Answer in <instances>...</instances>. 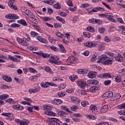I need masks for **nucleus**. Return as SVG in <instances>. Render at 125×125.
Masks as SVG:
<instances>
[{"mask_svg": "<svg viewBox=\"0 0 125 125\" xmlns=\"http://www.w3.org/2000/svg\"><path fill=\"white\" fill-rule=\"evenodd\" d=\"M28 40H26V38H21L20 37L17 38V41L18 43L21 45L22 46H28L29 45V43L27 42Z\"/></svg>", "mask_w": 125, "mask_h": 125, "instance_id": "f257e3e1", "label": "nucleus"}, {"mask_svg": "<svg viewBox=\"0 0 125 125\" xmlns=\"http://www.w3.org/2000/svg\"><path fill=\"white\" fill-rule=\"evenodd\" d=\"M2 116H4L5 117H7L6 120L8 121H13L14 120V117L13 115L11 113H6V112H3L1 114Z\"/></svg>", "mask_w": 125, "mask_h": 125, "instance_id": "f03ea898", "label": "nucleus"}, {"mask_svg": "<svg viewBox=\"0 0 125 125\" xmlns=\"http://www.w3.org/2000/svg\"><path fill=\"white\" fill-rule=\"evenodd\" d=\"M59 60V58L57 56H52L50 58L49 62L52 63V64H58V61Z\"/></svg>", "mask_w": 125, "mask_h": 125, "instance_id": "7ed1b4c3", "label": "nucleus"}, {"mask_svg": "<svg viewBox=\"0 0 125 125\" xmlns=\"http://www.w3.org/2000/svg\"><path fill=\"white\" fill-rule=\"evenodd\" d=\"M102 97L104 99H107V98H111V97H113V92L111 91L106 92L103 95Z\"/></svg>", "mask_w": 125, "mask_h": 125, "instance_id": "20e7f679", "label": "nucleus"}, {"mask_svg": "<svg viewBox=\"0 0 125 125\" xmlns=\"http://www.w3.org/2000/svg\"><path fill=\"white\" fill-rule=\"evenodd\" d=\"M107 59V56L106 55H102L99 57V60L97 61L98 63H104L105 60Z\"/></svg>", "mask_w": 125, "mask_h": 125, "instance_id": "39448f33", "label": "nucleus"}, {"mask_svg": "<svg viewBox=\"0 0 125 125\" xmlns=\"http://www.w3.org/2000/svg\"><path fill=\"white\" fill-rule=\"evenodd\" d=\"M89 112L90 114H96L97 113V107L94 105H91L90 106Z\"/></svg>", "mask_w": 125, "mask_h": 125, "instance_id": "423d86ee", "label": "nucleus"}, {"mask_svg": "<svg viewBox=\"0 0 125 125\" xmlns=\"http://www.w3.org/2000/svg\"><path fill=\"white\" fill-rule=\"evenodd\" d=\"M101 79H110L111 78V75L109 73H103L99 75Z\"/></svg>", "mask_w": 125, "mask_h": 125, "instance_id": "0eeeda50", "label": "nucleus"}, {"mask_svg": "<svg viewBox=\"0 0 125 125\" xmlns=\"http://www.w3.org/2000/svg\"><path fill=\"white\" fill-rule=\"evenodd\" d=\"M106 18L109 21H110V22H113L114 23L116 22V20L114 19V15H113V14L107 13Z\"/></svg>", "mask_w": 125, "mask_h": 125, "instance_id": "6e6552de", "label": "nucleus"}, {"mask_svg": "<svg viewBox=\"0 0 125 125\" xmlns=\"http://www.w3.org/2000/svg\"><path fill=\"white\" fill-rule=\"evenodd\" d=\"M51 103L54 105H60V104L63 103V101L59 99H54L51 101Z\"/></svg>", "mask_w": 125, "mask_h": 125, "instance_id": "1a4fd4ad", "label": "nucleus"}, {"mask_svg": "<svg viewBox=\"0 0 125 125\" xmlns=\"http://www.w3.org/2000/svg\"><path fill=\"white\" fill-rule=\"evenodd\" d=\"M77 83L80 87H82V88H83L87 86L86 83L84 82L83 81V80H80L79 81H78Z\"/></svg>", "mask_w": 125, "mask_h": 125, "instance_id": "9d476101", "label": "nucleus"}, {"mask_svg": "<svg viewBox=\"0 0 125 125\" xmlns=\"http://www.w3.org/2000/svg\"><path fill=\"white\" fill-rule=\"evenodd\" d=\"M13 109L17 110L18 111H22L24 109V106L20 104H15L12 106Z\"/></svg>", "mask_w": 125, "mask_h": 125, "instance_id": "9b49d317", "label": "nucleus"}, {"mask_svg": "<svg viewBox=\"0 0 125 125\" xmlns=\"http://www.w3.org/2000/svg\"><path fill=\"white\" fill-rule=\"evenodd\" d=\"M8 4L10 8H11L12 9H14V10H17L18 9V8H17V6H16L15 3H13L11 1L8 2Z\"/></svg>", "mask_w": 125, "mask_h": 125, "instance_id": "f8f14e48", "label": "nucleus"}, {"mask_svg": "<svg viewBox=\"0 0 125 125\" xmlns=\"http://www.w3.org/2000/svg\"><path fill=\"white\" fill-rule=\"evenodd\" d=\"M97 75V72L96 71H91L88 73V77L90 79H93V78H95Z\"/></svg>", "mask_w": 125, "mask_h": 125, "instance_id": "ddd939ff", "label": "nucleus"}, {"mask_svg": "<svg viewBox=\"0 0 125 125\" xmlns=\"http://www.w3.org/2000/svg\"><path fill=\"white\" fill-rule=\"evenodd\" d=\"M66 62L68 65L73 64L75 62V57H69L68 59L66 60Z\"/></svg>", "mask_w": 125, "mask_h": 125, "instance_id": "4468645a", "label": "nucleus"}, {"mask_svg": "<svg viewBox=\"0 0 125 125\" xmlns=\"http://www.w3.org/2000/svg\"><path fill=\"white\" fill-rule=\"evenodd\" d=\"M2 78L4 81H5V82H7V83H11V82H12V79L11 77L7 75H4Z\"/></svg>", "mask_w": 125, "mask_h": 125, "instance_id": "2eb2a0df", "label": "nucleus"}, {"mask_svg": "<svg viewBox=\"0 0 125 125\" xmlns=\"http://www.w3.org/2000/svg\"><path fill=\"white\" fill-rule=\"evenodd\" d=\"M57 113L58 116H60V117H62V119H63V118H65V117H66V114L65 112H64L63 111H57Z\"/></svg>", "mask_w": 125, "mask_h": 125, "instance_id": "dca6fc26", "label": "nucleus"}, {"mask_svg": "<svg viewBox=\"0 0 125 125\" xmlns=\"http://www.w3.org/2000/svg\"><path fill=\"white\" fill-rule=\"evenodd\" d=\"M8 59H10V60H11V61H13V62H16L17 63L20 62V60L15 58L11 55H8Z\"/></svg>", "mask_w": 125, "mask_h": 125, "instance_id": "f3484780", "label": "nucleus"}, {"mask_svg": "<svg viewBox=\"0 0 125 125\" xmlns=\"http://www.w3.org/2000/svg\"><path fill=\"white\" fill-rule=\"evenodd\" d=\"M115 59L116 61L119 62H123V56L121 54H118V56L115 57Z\"/></svg>", "mask_w": 125, "mask_h": 125, "instance_id": "a211bd4d", "label": "nucleus"}, {"mask_svg": "<svg viewBox=\"0 0 125 125\" xmlns=\"http://www.w3.org/2000/svg\"><path fill=\"white\" fill-rule=\"evenodd\" d=\"M9 98V95L6 94H3L0 96V99L1 100H5V99H7V98Z\"/></svg>", "mask_w": 125, "mask_h": 125, "instance_id": "6ab92c4d", "label": "nucleus"}, {"mask_svg": "<svg viewBox=\"0 0 125 125\" xmlns=\"http://www.w3.org/2000/svg\"><path fill=\"white\" fill-rule=\"evenodd\" d=\"M71 100L72 102H73L74 103H80V100H79V98L77 97H71Z\"/></svg>", "mask_w": 125, "mask_h": 125, "instance_id": "aec40b11", "label": "nucleus"}, {"mask_svg": "<svg viewBox=\"0 0 125 125\" xmlns=\"http://www.w3.org/2000/svg\"><path fill=\"white\" fill-rule=\"evenodd\" d=\"M18 23H19V24H21V25H23V26H27L28 25L27 24V22H26V21L23 19L18 21Z\"/></svg>", "mask_w": 125, "mask_h": 125, "instance_id": "412c9836", "label": "nucleus"}, {"mask_svg": "<svg viewBox=\"0 0 125 125\" xmlns=\"http://www.w3.org/2000/svg\"><path fill=\"white\" fill-rule=\"evenodd\" d=\"M38 54L41 55V56H42L43 58H49L50 57V55L48 54H44L42 53H39Z\"/></svg>", "mask_w": 125, "mask_h": 125, "instance_id": "4be33fe9", "label": "nucleus"}, {"mask_svg": "<svg viewBox=\"0 0 125 125\" xmlns=\"http://www.w3.org/2000/svg\"><path fill=\"white\" fill-rule=\"evenodd\" d=\"M111 64H113L112 60H107L104 62V65H111Z\"/></svg>", "mask_w": 125, "mask_h": 125, "instance_id": "5701e85b", "label": "nucleus"}, {"mask_svg": "<svg viewBox=\"0 0 125 125\" xmlns=\"http://www.w3.org/2000/svg\"><path fill=\"white\" fill-rule=\"evenodd\" d=\"M59 47H60V50H61L62 53H66V49H65V47H64V46H63V45L61 44H59Z\"/></svg>", "mask_w": 125, "mask_h": 125, "instance_id": "b1692460", "label": "nucleus"}, {"mask_svg": "<svg viewBox=\"0 0 125 125\" xmlns=\"http://www.w3.org/2000/svg\"><path fill=\"white\" fill-rule=\"evenodd\" d=\"M45 114L48 116H52V117H55L56 113L51 111H45Z\"/></svg>", "mask_w": 125, "mask_h": 125, "instance_id": "393cba45", "label": "nucleus"}, {"mask_svg": "<svg viewBox=\"0 0 125 125\" xmlns=\"http://www.w3.org/2000/svg\"><path fill=\"white\" fill-rule=\"evenodd\" d=\"M30 18L32 19V22L35 23V24H39V20H38V18L35 17V16H32Z\"/></svg>", "mask_w": 125, "mask_h": 125, "instance_id": "a878e982", "label": "nucleus"}, {"mask_svg": "<svg viewBox=\"0 0 125 125\" xmlns=\"http://www.w3.org/2000/svg\"><path fill=\"white\" fill-rule=\"evenodd\" d=\"M41 19L43 21H45L46 22H48V21H51V18L49 17H42Z\"/></svg>", "mask_w": 125, "mask_h": 125, "instance_id": "bb28decb", "label": "nucleus"}, {"mask_svg": "<svg viewBox=\"0 0 125 125\" xmlns=\"http://www.w3.org/2000/svg\"><path fill=\"white\" fill-rule=\"evenodd\" d=\"M48 39L49 41V42H51L52 43H55V42H56V39H53V38L50 36H48Z\"/></svg>", "mask_w": 125, "mask_h": 125, "instance_id": "cd10ccee", "label": "nucleus"}, {"mask_svg": "<svg viewBox=\"0 0 125 125\" xmlns=\"http://www.w3.org/2000/svg\"><path fill=\"white\" fill-rule=\"evenodd\" d=\"M30 124V121L27 120H23L21 121V125H28Z\"/></svg>", "mask_w": 125, "mask_h": 125, "instance_id": "c85d7f7f", "label": "nucleus"}, {"mask_svg": "<svg viewBox=\"0 0 125 125\" xmlns=\"http://www.w3.org/2000/svg\"><path fill=\"white\" fill-rule=\"evenodd\" d=\"M78 79V76L76 75H73L70 76H69V79L71 82H74V81H76Z\"/></svg>", "mask_w": 125, "mask_h": 125, "instance_id": "c756f323", "label": "nucleus"}, {"mask_svg": "<svg viewBox=\"0 0 125 125\" xmlns=\"http://www.w3.org/2000/svg\"><path fill=\"white\" fill-rule=\"evenodd\" d=\"M53 81L54 82H63V79L61 77H54L53 78Z\"/></svg>", "mask_w": 125, "mask_h": 125, "instance_id": "7c9ffc66", "label": "nucleus"}, {"mask_svg": "<svg viewBox=\"0 0 125 125\" xmlns=\"http://www.w3.org/2000/svg\"><path fill=\"white\" fill-rule=\"evenodd\" d=\"M61 108L62 109V110H64V111H66V112H67V113H72V112L69 110V108H68L66 106H61Z\"/></svg>", "mask_w": 125, "mask_h": 125, "instance_id": "2f4dec72", "label": "nucleus"}, {"mask_svg": "<svg viewBox=\"0 0 125 125\" xmlns=\"http://www.w3.org/2000/svg\"><path fill=\"white\" fill-rule=\"evenodd\" d=\"M56 19L58 21H60V22H62V24H65V23H66V21H65V20L63 19L62 18L60 17H57Z\"/></svg>", "mask_w": 125, "mask_h": 125, "instance_id": "473e14b6", "label": "nucleus"}, {"mask_svg": "<svg viewBox=\"0 0 125 125\" xmlns=\"http://www.w3.org/2000/svg\"><path fill=\"white\" fill-rule=\"evenodd\" d=\"M24 13L25 14H26V15H27V16H28L30 18H31L33 16V15H32V13L31 12V11H30L28 9L27 10L25 11Z\"/></svg>", "mask_w": 125, "mask_h": 125, "instance_id": "72a5a7b5", "label": "nucleus"}, {"mask_svg": "<svg viewBox=\"0 0 125 125\" xmlns=\"http://www.w3.org/2000/svg\"><path fill=\"white\" fill-rule=\"evenodd\" d=\"M30 35L33 38H36V37H39V34L36 31H31L30 33Z\"/></svg>", "mask_w": 125, "mask_h": 125, "instance_id": "f704fd0d", "label": "nucleus"}, {"mask_svg": "<svg viewBox=\"0 0 125 125\" xmlns=\"http://www.w3.org/2000/svg\"><path fill=\"white\" fill-rule=\"evenodd\" d=\"M44 2L47 3V4H50V5H52L54 3V0H44Z\"/></svg>", "mask_w": 125, "mask_h": 125, "instance_id": "c9c22d12", "label": "nucleus"}, {"mask_svg": "<svg viewBox=\"0 0 125 125\" xmlns=\"http://www.w3.org/2000/svg\"><path fill=\"white\" fill-rule=\"evenodd\" d=\"M115 82L117 83H121L122 81V77L120 75L115 77Z\"/></svg>", "mask_w": 125, "mask_h": 125, "instance_id": "e433bc0d", "label": "nucleus"}, {"mask_svg": "<svg viewBox=\"0 0 125 125\" xmlns=\"http://www.w3.org/2000/svg\"><path fill=\"white\" fill-rule=\"evenodd\" d=\"M108 108L109 107H108L107 105H104L101 109L102 112H103V113H105V112H106V111L108 110Z\"/></svg>", "mask_w": 125, "mask_h": 125, "instance_id": "4c0bfd02", "label": "nucleus"}, {"mask_svg": "<svg viewBox=\"0 0 125 125\" xmlns=\"http://www.w3.org/2000/svg\"><path fill=\"white\" fill-rule=\"evenodd\" d=\"M99 45H97V47L98 48L99 50H100V51H102L103 50H104V49L105 48V47L104 46V45H102V44H99V43H98Z\"/></svg>", "mask_w": 125, "mask_h": 125, "instance_id": "58836bf2", "label": "nucleus"}, {"mask_svg": "<svg viewBox=\"0 0 125 125\" xmlns=\"http://www.w3.org/2000/svg\"><path fill=\"white\" fill-rule=\"evenodd\" d=\"M53 7L56 9H60L61 8V5H60L59 3L57 2L53 5Z\"/></svg>", "mask_w": 125, "mask_h": 125, "instance_id": "ea45409f", "label": "nucleus"}, {"mask_svg": "<svg viewBox=\"0 0 125 125\" xmlns=\"http://www.w3.org/2000/svg\"><path fill=\"white\" fill-rule=\"evenodd\" d=\"M98 45H99L98 42H91V47H97Z\"/></svg>", "mask_w": 125, "mask_h": 125, "instance_id": "a19ab883", "label": "nucleus"}, {"mask_svg": "<svg viewBox=\"0 0 125 125\" xmlns=\"http://www.w3.org/2000/svg\"><path fill=\"white\" fill-rule=\"evenodd\" d=\"M88 104V102L86 100H84L81 103V105L83 107H85V106H87Z\"/></svg>", "mask_w": 125, "mask_h": 125, "instance_id": "79ce46f5", "label": "nucleus"}, {"mask_svg": "<svg viewBox=\"0 0 125 125\" xmlns=\"http://www.w3.org/2000/svg\"><path fill=\"white\" fill-rule=\"evenodd\" d=\"M87 119H89L90 120H96V119H97L96 116H94L92 115H88L87 116Z\"/></svg>", "mask_w": 125, "mask_h": 125, "instance_id": "37998d69", "label": "nucleus"}, {"mask_svg": "<svg viewBox=\"0 0 125 125\" xmlns=\"http://www.w3.org/2000/svg\"><path fill=\"white\" fill-rule=\"evenodd\" d=\"M56 35L57 37H59V38H60L61 39H63V38H64L65 37V36L62 34H61V33L59 32H57L56 33Z\"/></svg>", "mask_w": 125, "mask_h": 125, "instance_id": "c03bdc74", "label": "nucleus"}, {"mask_svg": "<svg viewBox=\"0 0 125 125\" xmlns=\"http://www.w3.org/2000/svg\"><path fill=\"white\" fill-rule=\"evenodd\" d=\"M98 88L97 87H91L90 88V92H96L97 91Z\"/></svg>", "mask_w": 125, "mask_h": 125, "instance_id": "a18cd8bd", "label": "nucleus"}, {"mask_svg": "<svg viewBox=\"0 0 125 125\" xmlns=\"http://www.w3.org/2000/svg\"><path fill=\"white\" fill-rule=\"evenodd\" d=\"M47 82H46L44 83H41V85L42 86V87H44V88H46V87H48V84H47Z\"/></svg>", "mask_w": 125, "mask_h": 125, "instance_id": "49530a36", "label": "nucleus"}, {"mask_svg": "<svg viewBox=\"0 0 125 125\" xmlns=\"http://www.w3.org/2000/svg\"><path fill=\"white\" fill-rule=\"evenodd\" d=\"M84 45L87 47H91V42H84Z\"/></svg>", "mask_w": 125, "mask_h": 125, "instance_id": "de8ad7c7", "label": "nucleus"}, {"mask_svg": "<svg viewBox=\"0 0 125 125\" xmlns=\"http://www.w3.org/2000/svg\"><path fill=\"white\" fill-rule=\"evenodd\" d=\"M79 109V107L77 105H73L71 107V109L73 111V112H75L77 111Z\"/></svg>", "mask_w": 125, "mask_h": 125, "instance_id": "09e8293b", "label": "nucleus"}, {"mask_svg": "<svg viewBox=\"0 0 125 125\" xmlns=\"http://www.w3.org/2000/svg\"><path fill=\"white\" fill-rule=\"evenodd\" d=\"M47 84H48V86L50 85V86H55V87H57L58 85L56 84H54L52 82H47Z\"/></svg>", "mask_w": 125, "mask_h": 125, "instance_id": "8fccbe9b", "label": "nucleus"}, {"mask_svg": "<svg viewBox=\"0 0 125 125\" xmlns=\"http://www.w3.org/2000/svg\"><path fill=\"white\" fill-rule=\"evenodd\" d=\"M102 20L100 19H95V24H102Z\"/></svg>", "mask_w": 125, "mask_h": 125, "instance_id": "3c124183", "label": "nucleus"}, {"mask_svg": "<svg viewBox=\"0 0 125 125\" xmlns=\"http://www.w3.org/2000/svg\"><path fill=\"white\" fill-rule=\"evenodd\" d=\"M87 31H88L89 32H95L94 28L91 26H88L87 27Z\"/></svg>", "mask_w": 125, "mask_h": 125, "instance_id": "603ef678", "label": "nucleus"}, {"mask_svg": "<svg viewBox=\"0 0 125 125\" xmlns=\"http://www.w3.org/2000/svg\"><path fill=\"white\" fill-rule=\"evenodd\" d=\"M20 27V25L17 23H13L11 25V28H19Z\"/></svg>", "mask_w": 125, "mask_h": 125, "instance_id": "864d4df0", "label": "nucleus"}, {"mask_svg": "<svg viewBox=\"0 0 125 125\" xmlns=\"http://www.w3.org/2000/svg\"><path fill=\"white\" fill-rule=\"evenodd\" d=\"M58 96L59 97H63V96H65V92H59L58 93Z\"/></svg>", "mask_w": 125, "mask_h": 125, "instance_id": "5fc2aeb1", "label": "nucleus"}, {"mask_svg": "<svg viewBox=\"0 0 125 125\" xmlns=\"http://www.w3.org/2000/svg\"><path fill=\"white\" fill-rule=\"evenodd\" d=\"M33 89H34V92H35V93H37V92H39V91H40V89H41V87L40 86H37L34 88H33Z\"/></svg>", "mask_w": 125, "mask_h": 125, "instance_id": "6e6d98bb", "label": "nucleus"}, {"mask_svg": "<svg viewBox=\"0 0 125 125\" xmlns=\"http://www.w3.org/2000/svg\"><path fill=\"white\" fill-rule=\"evenodd\" d=\"M44 70L46 72H48V73H51L52 72L51 69H50V67L48 66L45 67Z\"/></svg>", "mask_w": 125, "mask_h": 125, "instance_id": "4d7b16f0", "label": "nucleus"}, {"mask_svg": "<svg viewBox=\"0 0 125 125\" xmlns=\"http://www.w3.org/2000/svg\"><path fill=\"white\" fill-rule=\"evenodd\" d=\"M58 121H59V120L57 118H51V124L53 125V123H57Z\"/></svg>", "mask_w": 125, "mask_h": 125, "instance_id": "13d9d810", "label": "nucleus"}, {"mask_svg": "<svg viewBox=\"0 0 125 125\" xmlns=\"http://www.w3.org/2000/svg\"><path fill=\"white\" fill-rule=\"evenodd\" d=\"M104 42H111V40L108 36H105L104 38Z\"/></svg>", "mask_w": 125, "mask_h": 125, "instance_id": "bf43d9fd", "label": "nucleus"}, {"mask_svg": "<svg viewBox=\"0 0 125 125\" xmlns=\"http://www.w3.org/2000/svg\"><path fill=\"white\" fill-rule=\"evenodd\" d=\"M51 49H52V50H53L54 51H57L58 50V48L56 47V46H54V45H52L50 47Z\"/></svg>", "mask_w": 125, "mask_h": 125, "instance_id": "052dcab7", "label": "nucleus"}, {"mask_svg": "<svg viewBox=\"0 0 125 125\" xmlns=\"http://www.w3.org/2000/svg\"><path fill=\"white\" fill-rule=\"evenodd\" d=\"M118 114H120L122 116H125V110H120L118 112Z\"/></svg>", "mask_w": 125, "mask_h": 125, "instance_id": "680f3d73", "label": "nucleus"}, {"mask_svg": "<svg viewBox=\"0 0 125 125\" xmlns=\"http://www.w3.org/2000/svg\"><path fill=\"white\" fill-rule=\"evenodd\" d=\"M60 15L61 16H62V17H66L67 16V14L65 13L64 12H62L60 13Z\"/></svg>", "mask_w": 125, "mask_h": 125, "instance_id": "e2e57ef3", "label": "nucleus"}, {"mask_svg": "<svg viewBox=\"0 0 125 125\" xmlns=\"http://www.w3.org/2000/svg\"><path fill=\"white\" fill-rule=\"evenodd\" d=\"M120 98H121V95L119 94H116L114 97V100H119Z\"/></svg>", "mask_w": 125, "mask_h": 125, "instance_id": "0e129e2a", "label": "nucleus"}, {"mask_svg": "<svg viewBox=\"0 0 125 125\" xmlns=\"http://www.w3.org/2000/svg\"><path fill=\"white\" fill-rule=\"evenodd\" d=\"M6 19H12V14H8L5 16Z\"/></svg>", "mask_w": 125, "mask_h": 125, "instance_id": "69168bd1", "label": "nucleus"}, {"mask_svg": "<svg viewBox=\"0 0 125 125\" xmlns=\"http://www.w3.org/2000/svg\"><path fill=\"white\" fill-rule=\"evenodd\" d=\"M105 85H109V84H111V80H106L104 81Z\"/></svg>", "mask_w": 125, "mask_h": 125, "instance_id": "338daca9", "label": "nucleus"}, {"mask_svg": "<svg viewBox=\"0 0 125 125\" xmlns=\"http://www.w3.org/2000/svg\"><path fill=\"white\" fill-rule=\"evenodd\" d=\"M96 125H109V123L108 122H103Z\"/></svg>", "mask_w": 125, "mask_h": 125, "instance_id": "774afa93", "label": "nucleus"}]
</instances>
